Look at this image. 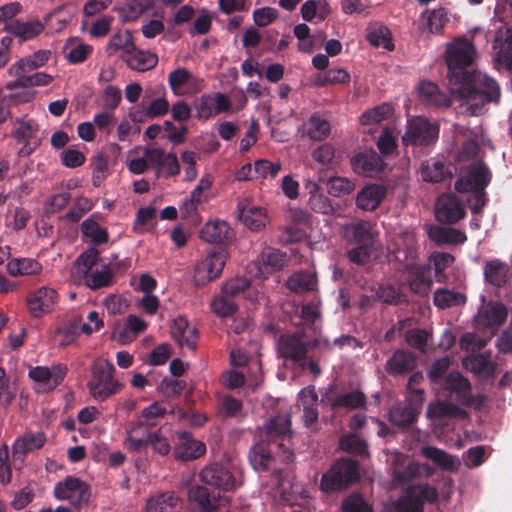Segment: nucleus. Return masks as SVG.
<instances>
[{
	"instance_id": "nucleus-21",
	"label": "nucleus",
	"mask_w": 512,
	"mask_h": 512,
	"mask_svg": "<svg viewBox=\"0 0 512 512\" xmlns=\"http://www.w3.org/2000/svg\"><path fill=\"white\" fill-rule=\"evenodd\" d=\"M395 249L393 251L394 258L399 263L411 266L417 262L418 244L417 238L413 231H404L399 234L394 241Z\"/></svg>"
},
{
	"instance_id": "nucleus-18",
	"label": "nucleus",
	"mask_w": 512,
	"mask_h": 512,
	"mask_svg": "<svg viewBox=\"0 0 512 512\" xmlns=\"http://www.w3.org/2000/svg\"><path fill=\"white\" fill-rule=\"evenodd\" d=\"M18 127L14 132L15 139L23 143L18 151V156H29L41 144V138L38 136L39 126L31 119L18 120Z\"/></svg>"
},
{
	"instance_id": "nucleus-52",
	"label": "nucleus",
	"mask_w": 512,
	"mask_h": 512,
	"mask_svg": "<svg viewBox=\"0 0 512 512\" xmlns=\"http://www.w3.org/2000/svg\"><path fill=\"white\" fill-rule=\"evenodd\" d=\"M82 278L88 288L96 290L110 286L112 284L113 275L106 263H103L101 270H93L82 276Z\"/></svg>"
},
{
	"instance_id": "nucleus-35",
	"label": "nucleus",
	"mask_w": 512,
	"mask_h": 512,
	"mask_svg": "<svg viewBox=\"0 0 512 512\" xmlns=\"http://www.w3.org/2000/svg\"><path fill=\"white\" fill-rule=\"evenodd\" d=\"M199 235L207 243L222 244L230 239L231 231L227 222L216 219L205 223Z\"/></svg>"
},
{
	"instance_id": "nucleus-17",
	"label": "nucleus",
	"mask_w": 512,
	"mask_h": 512,
	"mask_svg": "<svg viewBox=\"0 0 512 512\" xmlns=\"http://www.w3.org/2000/svg\"><path fill=\"white\" fill-rule=\"evenodd\" d=\"M492 47L495 66L512 73V29L504 26L498 28Z\"/></svg>"
},
{
	"instance_id": "nucleus-26",
	"label": "nucleus",
	"mask_w": 512,
	"mask_h": 512,
	"mask_svg": "<svg viewBox=\"0 0 512 512\" xmlns=\"http://www.w3.org/2000/svg\"><path fill=\"white\" fill-rule=\"evenodd\" d=\"M461 348L468 354L463 358L462 363L466 370L474 374H480V339L476 334L466 333L460 340Z\"/></svg>"
},
{
	"instance_id": "nucleus-44",
	"label": "nucleus",
	"mask_w": 512,
	"mask_h": 512,
	"mask_svg": "<svg viewBox=\"0 0 512 512\" xmlns=\"http://www.w3.org/2000/svg\"><path fill=\"white\" fill-rule=\"evenodd\" d=\"M421 99L429 105L449 106L450 99L441 92L438 86L429 81H423L418 87Z\"/></svg>"
},
{
	"instance_id": "nucleus-30",
	"label": "nucleus",
	"mask_w": 512,
	"mask_h": 512,
	"mask_svg": "<svg viewBox=\"0 0 512 512\" xmlns=\"http://www.w3.org/2000/svg\"><path fill=\"white\" fill-rule=\"evenodd\" d=\"M57 293L53 288L41 287L28 298V308L34 317H40L53 307Z\"/></svg>"
},
{
	"instance_id": "nucleus-61",
	"label": "nucleus",
	"mask_w": 512,
	"mask_h": 512,
	"mask_svg": "<svg viewBox=\"0 0 512 512\" xmlns=\"http://www.w3.org/2000/svg\"><path fill=\"white\" fill-rule=\"evenodd\" d=\"M82 233L91 239L95 244H102L108 241V232L93 219H86L81 225Z\"/></svg>"
},
{
	"instance_id": "nucleus-48",
	"label": "nucleus",
	"mask_w": 512,
	"mask_h": 512,
	"mask_svg": "<svg viewBox=\"0 0 512 512\" xmlns=\"http://www.w3.org/2000/svg\"><path fill=\"white\" fill-rule=\"evenodd\" d=\"M317 280L314 274L310 272H297L291 275L287 280V287L295 293H304L316 289Z\"/></svg>"
},
{
	"instance_id": "nucleus-10",
	"label": "nucleus",
	"mask_w": 512,
	"mask_h": 512,
	"mask_svg": "<svg viewBox=\"0 0 512 512\" xmlns=\"http://www.w3.org/2000/svg\"><path fill=\"white\" fill-rule=\"evenodd\" d=\"M67 367L62 364L51 367L36 366L29 370V377L35 383V389L39 393H46L54 390L64 380Z\"/></svg>"
},
{
	"instance_id": "nucleus-46",
	"label": "nucleus",
	"mask_w": 512,
	"mask_h": 512,
	"mask_svg": "<svg viewBox=\"0 0 512 512\" xmlns=\"http://www.w3.org/2000/svg\"><path fill=\"white\" fill-rule=\"evenodd\" d=\"M16 77V80L8 82L6 84V88L8 90H13L15 88L20 87H35V86H45L48 85L52 81V76L43 72H37L32 75H27V73H23L22 75H13Z\"/></svg>"
},
{
	"instance_id": "nucleus-19",
	"label": "nucleus",
	"mask_w": 512,
	"mask_h": 512,
	"mask_svg": "<svg viewBox=\"0 0 512 512\" xmlns=\"http://www.w3.org/2000/svg\"><path fill=\"white\" fill-rule=\"evenodd\" d=\"M179 443L174 447V457L182 462L193 461L201 458L206 453L204 442L193 438L188 431H178Z\"/></svg>"
},
{
	"instance_id": "nucleus-1",
	"label": "nucleus",
	"mask_w": 512,
	"mask_h": 512,
	"mask_svg": "<svg viewBox=\"0 0 512 512\" xmlns=\"http://www.w3.org/2000/svg\"><path fill=\"white\" fill-rule=\"evenodd\" d=\"M476 55L473 43L465 37H458L447 43L444 55L449 84L456 86L451 90L464 100L461 111L471 116H477L480 111L477 102L479 73L473 68Z\"/></svg>"
},
{
	"instance_id": "nucleus-55",
	"label": "nucleus",
	"mask_w": 512,
	"mask_h": 512,
	"mask_svg": "<svg viewBox=\"0 0 512 512\" xmlns=\"http://www.w3.org/2000/svg\"><path fill=\"white\" fill-rule=\"evenodd\" d=\"M470 388V382L458 372L450 373L445 380V389L463 401L469 398Z\"/></svg>"
},
{
	"instance_id": "nucleus-40",
	"label": "nucleus",
	"mask_w": 512,
	"mask_h": 512,
	"mask_svg": "<svg viewBox=\"0 0 512 512\" xmlns=\"http://www.w3.org/2000/svg\"><path fill=\"white\" fill-rule=\"evenodd\" d=\"M428 236L437 245L461 244L466 240L465 234L460 230L441 226L430 227Z\"/></svg>"
},
{
	"instance_id": "nucleus-54",
	"label": "nucleus",
	"mask_w": 512,
	"mask_h": 512,
	"mask_svg": "<svg viewBox=\"0 0 512 512\" xmlns=\"http://www.w3.org/2000/svg\"><path fill=\"white\" fill-rule=\"evenodd\" d=\"M466 296L460 292L449 289H437L434 292V304L440 309H446L464 304Z\"/></svg>"
},
{
	"instance_id": "nucleus-60",
	"label": "nucleus",
	"mask_w": 512,
	"mask_h": 512,
	"mask_svg": "<svg viewBox=\"0 0 512 512\" xmlns=\"http://www.w3.org/2000/svg\"><path fill=\"white\" fill-rule=\"evenodd\" d=\"M393 114V108L389 104H382L376 106L360 116V123L362 125L377 124L388 118Z\"/></svg>"
},
{
	"instance_id": "nucleus-47",
	"label": "nucleus",
	"mask_w": 512,
	"mask_h": 512,
	"mask_svg": "<svg viewBox=\"0 0 512 512\" xmlns=\"http://www.w3.org/2000/svg\"><path fill=\"white\" fill-rule=\"evenodd\" d=\"M300 12L305 21L311 22L315 18L322 21L329 15L330 6L325 0H307L301 6Z\"/></svg>"
},
{
	"instance_id": "nucleus-37",
	"label": "nucleus",
	"mask_w": 512,
	"mask_h": 512,
	"mask_svg": "<svg viewBox=\"0 0 512 512\" xmlns=\"http://www.w3.org/2000/svg\"><path fill=\"white\" fill-rule=\"evenodd\" d=\"M421 454L445 471L453 472L460 466V460L457 457L434 446H423Z\"/></svg>"
},
{
	"instance_id": "nucleus-5",
	"label": "nucleus",
	"mask_w": 512,
	"mask_h": 512,
	"mask_svg": "<svg viewBox=\"0 0 512 512\" xmlns=\"http://www.w3.org/2000/svg\"><path fill=\"white\" fill-rule=\"evenodd\" d=\"M358 463L350 458L338 460L321 478V489L326 492L346 488L357 480Z\"/></svg>"
},
{
	"instance_id": "nucleus-64",
	"label": "nucleus",
	"mask_w": 512,
	"mask_h": 512,
	"mask_svg": "<svg viewBox=\"0 0 512 512\" xmlns=\"http://www.w3.org/2000/svg\"><path fill=\"white\" fill-rule=\"evenodd\" d=\"M148 9V5L142 0H128L119 9L120 17L123 21H134Z\"/></svg>"
},
{
	"instance_id": "nucleus-63",
	"label": "nucleus",
	"mask_w": 512,
	"mask_h": 512,
	"mask_svg": "<svg viewBox=\"0 0 512 512\" xmlns=\"http://www.w3.org/2000/svg\"><path fill=\"white\" fill-rule=\"evenodd\" d=\"M210 307L211 310L219 317H229L237 310V305L233 299L222 292L212 300Z\"/></svg>"
},
{
	"instance_id": "nucleus-15",
	"label": "nucleus",
	"mask_w": 512,
	"mask_h": 512,
	"mask_svg": "<svg viewBox=\"0 0 512 512\" xmlns=\"http://www.w3.org/2000/svg\"><path fill=\"white\" fill-rule=\"evenodd\" d=\"M168 84L175 95H191L203 88L204 80L195 76L188 69L178 67L168 75Z\"/></svg>"
},
{
	"instance_id": "nucleus-31",
	"label": "nucleus",
	"mask_w": 512,
	"mask_h": 512,
	"mask_svg": "<svg viewBox=\"0 0 512 512\" xmlns=\"http://www.w3.org/2000/svg\"><path fill=\"white\" fill-rule=\"evenodd\" d=\"M386 193L387 189L383 185H366L357 193L356 206L363 211H374L385 198Z\"/></svg>"
},
{
	"instance_id": "nucleus-29",
	"label": "nucleus",
	"mask_w": 512,
	"mask_h": 512,
	"mask_svg": "<svg viewBox=\"0 0 512 512\" xmlns=\"http://www.w3.org/2000/svg\"><path fill=\"white\" fill-rule=\"evenodd\" d=\"M351 166L355 173L373 177L382 171L383 161L376 152L370 151L355 155Z\"/></svg>"
},
{
	"instance_id": "nucleus-24",
	"label": "nucleus",
	"mask_w": 512,
	"mask_h": 512,
	"mask_svg": "<svg viewBox=\"0 0 512 512\" xmlns=\"http://www.w3.org/2000/svg\"><path fill=\"white\" fill-rule=\"evenodd\" d=\"M342 233L347 241L358 245H371L375 238L373 224L364 220L345 224Z\"/></svg>"
},
{
	"instance_id": "nucleus-12",
	"label": "nucleus",
	"mask_w": 512,
	"mask_h": 512,
	"mask_svg": "<svg viewBox=\"0 0 512 512\" xmlns=\"http://www.w3.org/2000/svg\"><path fill=\"white\" fill-rule=\"evenodd\" d=\"M199 479L202 483L225 492L236 488V480L231 471L219 463H210L199 471Z\"/></svg>"
},
{
	"instance_id": "nucleus-14",
	"label": "nucleus",
	"mask_w": 512,
	"mask_h": 512,
	"mask_svg": "<svg viewBox=\"0 0 512 512\" xmlns=\"http://www.w3.org/2000/svg\"><path fill=\"white\" fill-rule=\"evenodd\" d=\"M230 109V99L220 92L203 94L195 102L196 117L204 121Z\"/></svg>"
},
{
	"instance_id": "nucleus-8",
	"label": "nucleus",
	"mask_w": 512,
	"mask_h": 512,
	"mask_svg": "<svg viewBox=\"0 0 512 512\" xmlns=\"http://www.w3.org/2000/svg\"><path fill=\"white\" fill-rule=\"evenodd\" d=\"M54 496L61 501H68L74 507H80L89 501V486L79 478L66 477L54 487Z\"/></svg>"
},
{
	"instance_id": "nucleus-56",
	"label": "nucleus",
	"mask_w": 512,
	"mask_h": 512,
	"mask_svg": "<svg viewBox=\"0 0 512 512\" xmlns=\"http://www.w3.org/2000/svg\"><path fill=\"white\" fill-rule=\"evenodd\" d=\"M367 40L374 47H382L387 50H392L394 47L389 29L382 25L371 27L367 33Z\"/></svg>"
},
{
	"instance_id": "nucleus-3",
	"label": "nucleus",
	"mask_w": 512,
	"mask_h": 512,
	"mask_svg": "<svg viewBox=\"0 0 512 512\" xmlns=\"http://www.w3.org/2000/svg\"><path fill=\"white\" fill-rule=\"evenodd\" d=\"M264 433L267 438L269 449L267 450L263 445H256L249 453V461L253 468L257 471L267 470L271 460V453L273 452L272 446L282 450L281 457L285 461L293 460V453L285 448L283 440L291 432V417L289 414H278L271 418L264 425Z\"/></svg>"
},
{
	"instance_id": "nucleus-49",
	"label": "nucleus",
	"mask_w": 512,
	"mask_h": 512,
	"mask_svg": "<svg viewBox=\"0 0 512 512\" xmlns=\"http://www.w3.org/2000/svg\"><path fill=\"white\" fill-rule=\"evenodd\" d=\"M366 402L365 395L360 391H351L340 394L330 400V406L333 410L337 409H357L362 407Z\"/></svg>"
},
{
	"instance_id": "nucleus-53",
	"label": "nucleus",
	"mask_w": 512,
	"mask_h": 512,
	"mask_svg": "<svg viewBox=\"0 0 512 512\" xmlns=\"http://www.w3.org/2000/svg\"><path fill=\"white\" fill-rule=\"evenodd\" d=\"M92 46L70 39L64 46L66 59L71 64H80L84 62L92 52Z\"/></svg>"
},
{
	"instance_id": "nucleus-36",
	"label": "nucleus",
	"mask_w": 512,
	"mask_h": 512,
	"mask_svg": "<svg viewBox=\"0 0 512 512\" xmlns=\"http://www.w3.org/2000/svg\"><path fill=\"white\" fill-rule=\"evenodd\" d=\"M51 52L49 50H39L30 56L24 57L14 63L8 70L10 75H22L34 69L44 66L49 60Z\"/></svg>"
},
{
	"instance_id": "nucleus-58",
	"label": "nucleus",
	"mask_w": 512,
	"mask_h": 512,
	"mask_svg": "<svg viewBox=\"0 0 512 512\" xmlns=\"http://www.w3.org/2000/svg\"><path fill=\"white\" fill-rule=\"evenodd\" d=\"M100 260L99 258V251L94 248L90 247L87 250H85L76 260V270L79 276H84L87 273L93 271V267L98 263Z\"/></svg>"
},
{
	"instance_id": "nucleus-28",
	"label": "nucleus",
	"mask_w": 512,
	"mask_h": 512,
	"mask_svg": "<svg viewBox=\"0 0 512 512\" xmlns=\"http://www.w3.org/2000/svg\"><path fill=\"white\" fill-rule=\"evenodd\" d=\"M46 441L47 438L43 432L26 431L14 441L12 446L13 455L16 459L21 458L23 460L26 454L42 448Z\"/></svg>"
},
{
	"instance_id": "nucleus-33",
	"label": "nucleus",
	"mask_w": 512,
	"mask_h": 512,
	"mask_svg": "<svg viewBox=\"0 0 512 512\" xmlns=\"http://www.w3.org/2000/svg\"><path fill=\"white\" fill-rule=\"evenodd\" d=\"M408 270V283L410 289L417 294H425L429 290L433 280L430 265H420L417 262L405 267Z\"/></svg>"
},
{
	"instance_id": "nucleus-41",
	"label": "nucleus",
	"mask_w": 512,
	"mask_h": 512,
	"mask_svg": "<svg viewBox=\"0 0 512 512\" xmlns=\"http://www.w3.org/2000/svg\"><path fill=\"white\" fill-rule=\"evenodd\" d=\"M421 177L426 182H440L451 176V171L441 159L433 158L422 162Z\"/></svg>"
},
{
	"instance_id": "nucleus-45",
	"label": "nucleus",
	"mask_w": 512,
	"mask_h": 512,
	"mask_svg": "<svg viewBox=\"0 0 512 512\" xmlns=\"http://www.w3.org/2000/svg\"><path fill=\"white\" fill-rule=\"evenodd\" d=\"M429 418H464L466 413L457 405L447 401H437L429 405L427 409Z\"/></svg>"
},
{
	"instance_id": "nucleus-43",
	"label": "nucleus",
	"mask_w": 512,
	"mask_h": 512,
	"mask_svg": "<svg viewBox=\"0 0 512 512\" xmlns=\"http://www.w3.org/2000/svg\"><path fill=\"white\" fill-rule=\"evenodd\" d=\"M239 218L243 224L250 230H259L265 227L267 216L265 210L258 206H241L238 205Z\"/></svg>"
},
{
	"instance_id": "nucleus-51",
	"label": "nucleus",
	"mask_w": 512,
	"mask_h": 512,
	"mask_svg": "<svg viewBox=\"0 0 512 512\" xmlns=\"http://www.w3.org/2000/svg\"><path fill=\"white\" fill-rule=\"evenodd\" d=\"M41 264L30 258L12 259L7 264V271L11 276L32 275L41 271Z\"/></svg>"
},
{
	"instance_id": "nucleus-9",
	"label": "nucleus",
	"mask_w": 512,
	"mask_h": 512,
	"mask_svg": "<svg viewBox=\"0 0 512 512\" xmlns=\"http://www.w3.org/2000/svg\"><path fill=\"white\" fill-rule=\"evenodd\" d=\"M227 254L224 250L211 251L197 263L194 269L193 280L197 286H203L217 278L225 266Z\"/></svg>"
},
{
	"instance_id": "nucleus-32",
	"label": "nucleus",
	"mask_w": 512,
	"mask_h": 512,
	"mask_svg": "<svg viewBox=\"0 0 512 512\" xmlns=\"http://www.w3.org/2000/svg\"><path fill=\"white\" fill-rule=\"evenodd\" d=\"M171 336L182 348L187 347L190 350H194L196 348V328L190 325L184 317L174 319L171 326Z\"/></svg>"
},
{
	"instance_id": "nucleus-7",
	"label": "nucleus",
	"mask_w": 512,
	"mask_h": 512,
	"mask_svg": "<svg viewBox=\"0 0 512 512\" xmlns=\"http://www.w3.org/2000/svg\"><path fill=\"white\" fill-rule=\"evenodd\" d=\"M438 499V491L428 483L410 486L397 501V512H423L425 503H434Z\"/></svg>"
},
{
	"instance_id": "nucleus-11",
	"label": "nucleus",
	"mask_w": 512,
	"mask_h": 512,
	"mask_svg": "<svg viewBox=\"0 0 512 512\" xmlns=\"http://www.w3.org/2000/svg\"><path fill=\"white\" fill-rule=\"evenodd\" d=\"M507 316L508 311L503 303H486L485 297L482 296V348L486 345V333L489 332L488 338L495 335L499 327L505 323Z\"/></svg>"
},
{
	"instance_id": "nucleus-13",
	"label": "nucleus",
	"mask_w": 512,
	"mask_h": 512,
	"mask_svg": "<svg viewBox=\"0 0 512 512\" xmlns=\"http://www.w3.org/2000/svg\"><path fill=\"white\" fill-rule=\"evenodd\" d=\"M191 512H219L222 502L227 501L226 497L221 498L219 494L210 492L208 488L195 485L187 493Z\"/></svg>"
},
{
	"instance_id": "nucleus-42",
	"label": "nucleus",
	"mask_w": 512,
	"mask_h": 512,
	"mask_svg": "<svg viewBox=\"0 0 512 512\" xmlns=\"http://www.w3.org/2000/svg\"><path fill=\"white\" fill-rule=\"evenodd\" d=\"M418 414V409L412 403L396 405L389 412V420L392 424L403 429L412 425Z\"/></svg>"
},
{
	"instance_id": "nucleus-50",
	"label": "nucleus",
	"mask_w": 512,
	"mask_h": 512,
	"mask_svg": "<svg viewBox=\"0 0 512 512\" xmlns=\"http://www.w3.org/2000/svg\"><path fill=\"white\" fill-rule=\"evenodd\" d=\"M509 267L498 260L487 262L484 269V277L490 284L501 287L507 281Z\"/></svg>"
},
{
	"instance_id": "nucleus-34",
	"label": "nucleus",
	"mask_w": 512,
	"mask_h": 512,
	"mask_svg": "<svg viewBox=\"0 0 512 512\" xmlns=\"http://www.w3.org/2000/svg\"><path fill=\"white\" fill-rule=\"evenodd\" d=\"M142 422H135L130 424L126 429V437L124 445L131 452H142L148 447V437L152 434Z\"/></svg>"
},
{
	"instance_id": "nucleus-27",
	"label": "nucleus",
	"mask_w": 512,
	"mask_h": 512,
	"mask_svg": "<svg viewBox=\"0 0 512 512\" xmlns=\"http://www.w3.org/2000/svg\"><path fill=\"white\" fill-rule=\"evenodd\" d=\"M121 59L127 67L137 72H145L153 69L158 63L156 54L138 49L136 46L122 54Z\"/></svg>"
},
{
	"instance_id": "nucleus-6",
	"label": "nucleus",
	"mask_w": 512,
	"mask_h": 512,
	"mask_svg": "<svg viewBox=\"0 0 512 512\" xmlns=\"http://www.w3.org/2000/svg\"><path fill=\"white\" fill-rule=\"evenodd\" d=\"M439 136V126L424 117L408 119L405 134L402 136L403 145L428 146L434 144Z\"/></svg>"
},
{
	"instance_id": "nucleus-59",
	"label": "nucleus",
	"mask_w": 512,
	"mask_h": 512,
	"mask_svg": "<svg viewBox=\"0 0 512 512\" xmlns=\"http://www.w3.org/2000/svg\"><path fill=\"white\" fill-rule=\"evenodd\" d=\"M307 134L313 140L326 138L331 130L330 123L319 116H312L306 124Z\"/></svg>"
},
{
	"instance_id": "nucleus-16",
	"label": "nucleus",
	"mask_w": 512,
	"mask_h": 512,
	"mask_svg": "<svg viewBox=\"0 0 512 512\" xmlns=\"http://www.w3.org/2000/svg\"><path fill=\"white\" fill-rule=\"evenodd\" d=\"M287 263L288 257L285 253L278 249L266 248L259 258L249 265V268L250 272L253 268L257 269L254 275L265 279L270 273L281 270Z\"/></svg>"
},
{
	"instance_id": "nucleus-4",
	"label": "nucleus",
	"mask_w": 512,
	"mask_h": 512,
	"mask_svg": "<svg viewBox=\"0 0 512 512\" xmlns=\"http://www.w3.org/2000/svg\"><path fill=\"white\" fill-rule=\"evenodd\" d=\"M115 368L111 362L106 359H96L91 367V379L87 386L90 395L97 401H105L109 397L118 393L123 384L114 379Z\"/></svg>"
},
{
	"instance_id": "nucleus-22",
	"label": "nucleus",
	"mask_w": 512,
	"mask_h": 512,
	"mask_svg": "<svg viewBox=\"0 0 512 512\" xmlns=\"http://www.w3.org/2000/svg\"><path fill=\"white\" fill-rule=\"evenodd\" d=\"M465 215L464 208L456 196L443 194L438 197L435 205L436 219L441 223H455Z\"/></svg>"
},
{
	"instance_id": "nucleus-2",
	"label": "nucleus",
	"mask_w": 512,
	"mask_h": 512,
	"mask_svg": "<svg viewBox=\"0 0 512 512\" xmlns=\"http://www.w3.org/2000/svg\"><path fill=\"white\" fill-rule=\"evenodd\" d=\"M460 173L455 182L459 193H470L475 200L473 211L477 213L480 202V146L478 137L465 139L455 157Z\"/></svg>"
},
{
	"instance_id": "nucleus-39",
	"label": "nucleus",
	"mask_w": 512,
	"mask_h": 512,
	"mask_svg": "<svg viewBox=\"0 0 512 512\" xmlns=\"http://www.w3.org/2000/svg\"><path fill=\"white\" fill-rule=\"evenodd\" d=\"M181 503V498L173 491L150 497L146 502L147 512H173Z\"/></svg>"
},
{
	"instance_id": "nucleus-20",
	"label": "nucleus",
	"mask_w": 512,
	"mask_h": 512,
	"mask_svg": "<svg viewBox=\"0 0 512 512\" xmlns=\"http://www.w3.org/2000/svg\"><path fill=\"white\" fill-rule=\"evenodd\" d=\"M145 155L148 158L149 165L157 173H164L165 176H176L180 172V165L175 153H165L163 149L157 147L145 148Z\"/></svg>"
},
{
	"instance_id": "nucleus-38",
	"label": "nucleus",
	"mask_w": 512,
	"mask_h": 512,
	"mask_svg": "<svg viewBox=\"0 0 512 512\" xmlns=\"http://www.w3.org/2000/svg\"><path fill=\"white\" fill-rule=\"evenodd\" d=\"M416 366L413 353L397 350L386 363V371L391 375H403L412 371Z\"/></svg>"
},
{
	"instance_id": "nucleus-62",
	"label": "nucleus",
	"mask_w": 512,
	"mask_h": 512,
	"mask_svg": "<svg viewBox=\"0 0 512 512\" xmlns=\"http://www.w3.org/2000/svg\"><path fill=\"white\" fill-rule=\"evenodd\" d=\"M421 467L422 466L419 463L411 462L404 468H393V484L396 486H403L404 484L408 483L420 473Z\"/></svg>"
},
{
	"instance_id": "nucleus-57",
	"label": "nucleus",
	"mask_w": 512,
	"mask_h": 512,
	"mask_svg": "<svg viewBox=\"0 0 512 512\" xmlns=\"http://www.w3.org/2000/svg\"><path fill=\"white\" fill-rule=\"evenodd\" d=\"M135 46L133 36L129 30H120L114 33L108 43L107 51L109 54L122 50L123 54H127Z\"/></svg>"
},
{
	"instance_id": "nucleus-25",
	"label": "nucleus",
	"mask_w": 512,
	"mask_h": 512,
	"mask_svg": "<svg viewBox=\"0 0 512 512\" xmlns=\"http://www.w3.org/2000/svg\"><path fill=\"white\" fill-rule=\"evenodd\" d=\"M278 350L283 358L299 363L306 358L307 345L299 335H283L279 339Z\"/></svg>"
},
{
	"instance_id": "nucleus-23",
	"label": "nucleus",
	"mask_w": 512,
	"mask_h": 512,
	"mask_svg": "<svg viewBox=\"0 0 512 512\" xmlns=\"http://www.w3.org/2000/svg\"><path fill=\"white\" fill-rule=\"evenodd\" d=\"M299 405L302 407V422L307 428H314L318 422V395L314 386L303 388L298 394Z\"/></svg>"
}]
</instances>
